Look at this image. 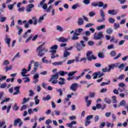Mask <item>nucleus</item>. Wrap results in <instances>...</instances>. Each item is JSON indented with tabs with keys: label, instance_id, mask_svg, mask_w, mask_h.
Listing matches in <instances>:
<instances>
[{
	"label": "nucleus",
	"instance_id": "obj_52",
	"mask_svg": "<svg viewBox=\"0 0 128 128\" xmlns=\"http://www.w3.org/2000/svg\"><path fill=\"white\" fill-rule=\"evenodd\" d=\"M56 92H58L59 93V96H62L64 94H62V89L57 90Z\"/></svg>",
	"mask_w": 128,
	"mask_h": 128
},
{
	"label": "nucleus",
	"instance_id": "obj_3",
	"mask_svg": "<svg viewBox=\"0 0 128 128\" xmlns=\"http://www.w3.org/2000/svg\"><path fill=\"white\" fill-rule=\"evenodd\" d=\"M86 58L89 62H91L92 60H96V57L94 56L92 53V51H88L86 54Z\"/></svg>",
	"mask_w": 128,
	"mask_h": 128
},
{
	"label": "nucleus",
	"instance_id": "obj_37",
	"mask_svg": "<svg viewBox=\"0 0 128 128\" xmlns=\"http://www.w3.org/2000/svg\"><path fill=\"white\" fill-rule=\"evenodd\" d=\"M110 84V80H108L107 82H102V83L100 84V86H106L108 84Z\"/></svg>",
	"mask_w": 128,
	"mask_h": 128
},
{
	"label": "nucleus",
	"instance_id": "obj_2",
	"mask_svg": "<svg viewBox=\"0 0 128 128\" xmlns=\"http://www.w3.org/2000/svg\"><path fill=\"white\" fill-rule=\"evenodd\" d=\"M58 73H56L55 74L52 75L51 76V78L48 80V82H52V84H58V80L59 78Z\"/></svg>",
	"mask_w": 128,
	"mask_h": 128
},
{
	"label": "nucleus",
	"instance_id": "obj_25",
	"mask_svg": "<svg viewBox=\"0 0 128 128\" xmlns=\"http://www.w3.org/2000/svg\"><path fill=\"white\" fill-rule=\"evenodd\" d=\"M84 19H82V18H79L78 19V26H82V24H84Z\"/></svg>",
	"mask_w": 128,
	"mask_h": 128
},
{
	"label": "nucleus",
	"instance_id": "obj_44",
	"mask_svg": "<svg viewBox=\"0 0 128 128\" xmlns=\"http://www.w3.org/2000/svg\"><path fill=\"white\" fill-rule=\"evenodd\" d=\"M42 62H44V64H52V60H44L42 59Z\"/></svg>",
	"mask_w": 128,
	"mask_h": 128
},
{
	"label": "nucleus",
	"instance_id": "obj_10",
	"mask_svg": "<svg viewBox=\"0 0 128 128\" xmlns=\"http://www.w3.org/2000/svg\"><path fill=\"white\" fill-rule=\"evenodd\" d=\"M58 45H54L51 47V50H52L50 51V52H52L53 54H54L56 52V50H58Z\"/></svg>",
	"mask_w": 128,
	"mask_h": 128
},
{
	"label": "nucleus",
	"instance_id": "obj_4",
	"mask_svg": "<svg viewBox=\"0 0 128 128\" xmlns=\"http://www.w3.org/2000/svg\"><path fill=\"white\" fill-rule=\"evenodd\" d=\"M100 16L102 18L98 19L97 20L98 22H104L106 20V18H104L105 14H104V12L102 9L100 10Z\"/></svg>",
	"mask_w": 128,
	"mask_h": 128
},
{
	"label": "nucleus",
	"instance_id": "obj_55",
	"mask_svg": "<svg viewBox=\"0 0 128 128\" xmlns=\"http://www.w3.org/2000/svg\"><path fill=\"white\" fill-rule=\"evenodd\" d=\"M52 120L50 119H48L47 120L45 124H48H48H52Z\"/></svg>",
	"mask_w": 128,
	"mask_h": 128
},
{
	"label": "nucleus",
	"instance_id": "obj_5",
	"mask_svg": "<svg viewBox=\"0 0 128 128\" xmlns=\"http://www.w3.org/2000/svg\"><path fill=\"white\" fill-rule=\"evenodd\" d=\"M106 108V104H104L103 106L102 107V104H97L96 106H94L92 107V110H96V108L98 110H100V108H102V110H104Z\"/></svg>",
	"mask_w": 128,
	"mask_h": 128
},
{
	"label": "nucleus",
	"instance_id": "obj_18",
	"mask_svg": "<svg viewBox=\"0 0 128 128\" xmlns=\"http://www.w3.org/2000/svg\"><path fill=\"white\" fill-rule=\"evenodd\" d=\"M85 100L86 102V106H90V104H92V100H88V96H87L85 98Z\"/></svg>",
	"mask_w": 128,
	"mask_h": 128
},
{
	"label": "nucleus",
	"instance_id": "obj_14",
	"mask_svg": "<svg viewBox=\"0 0 128 128\" xmlns=\"http://www.w3.org/2000/svg\"><path fill=\"white\" fill-rule=\"evenodd\" d=\"M59 80L60 81L58 82V84H60V86H62L63 84H65L66 79L61 77V78H59Z\"/></svg>",
	"mask_w": 128,
	"mask_h": 128
},
{
	"label": "nucleus",
	"instance_id": "obj_42",
	"mask_svg": "<svg viewBox=\"0 0 128 128\" xmlns=\"http://www.w3.org/2000/svg\"><path fill=\"white\" fill-rule=\"evenodd\" d=\"M22 80H24V84H26V82H30V78H28V77L23 78Z\"/></svg>",
	"mask_w": 128,
	"mask_h": 128
},
{
	"label": "nucleus",
	"instance_id": "obj_20",
	"mask_svg": "<svg viewBox=\"0 0 128 128\" xmlns=\"http://www.w3.org/2000/svg\"><path fill=\"white\" fill-rule=\"evenodd\" d=\"M126 100H122L120 103L118 104V108H120V106H126Z\"/></svg>",
	"mask_w": 128,
	"mask_h": 128
},
{
	"label": "nucleus",
	"instance_id": "obj_43",
	"mask_svg": "<svg viewBox=\"0 0 128 128\" xmlns=\"http://www.w3.org/2000/svg\"><path fill=\"white\" fill-rule=\"evenodd\" d=\"M104 100L106 104H110L112 102V101L109 98H105Z\"/></svg>",
	"mask_w": 128,
	"mask_h": 128
},
{
	"label": "nucleus",
	"instance_id": "obj_56",
	"mask_svg": "<svg viewBox=\"0 0 128 128\" xmlns=\"http://www.w3.org/2000/svg\"><path fill=\"white\" fill-rule=\"evenodd\" d=\"M88 44L92 46L94 44V42L92 40H90L88 42Z\"/></svg>",
	"mask_w": 128,
	"mask_h": 128
},
{
	"label": "nucleus",
	"instance_id": "obj_28",
	"mask_svg": "<svg viewBox=\"0 0 128 128\" xmlns=\"http://www.w3.org/2000/svg\"><path fill=\"white\" fill-rule=\"evenodd\" d=\"M22 120H20V118H18L14 120V126H18V124H19V122H20Z\"/></svg>",
	"mask_w": 128,
	"mask_h": 128
},
{
	"label": "nucleus",
	"instance_id": "obj_62",
	"mask_svg": "<svg viewBox=\"0 0 128 128\" xmlns=\"http://www.w3.org/2000/svg\"><path fill=\"white\" fill-rule=\"evenodd\" d=\"M58 74H60L62 76H64V71L60 70L58 72Z\"/></svg>",
	"mask_w": 128,
	"mask_h": 128
},
{
	"label": "nucleus",
	"instance_id": "obj_29",
	"mask_svg": "<svg viewBox=\"0 0 128 128\" xmlns=\"http://www.w3.org/2000/svg\"><path fill=\"white\" fill-rule=\"evenodd\" d=\"M42 100L48 101L50 100H52V97H50V95H47L46 97H43Z\"/></svg>",
	"mask_w": 128,
	"mask_h": 128
},
{
	"label": "nucleus",
	"instance_id": "obj_50",
	"mask_svg": "<svg viewBox=\"0 0 128 128\" xmlns=\"http://www.w3.org/2000/svg\"><path fill=\"white\" fill-rule=\"evenodd\" d=\"M8 8L10 10H14V4H8Z\"/></svg>",
	"mask_w": 128,
	"mask_h": 128
},
{
	"label": "nucleus",
	"instance_id": "obj_34",
	"mask_svg": "<svg viewBox=\"0 0 128 128\" xmlns=\"http://www.w3.org/2000/svg\"><path fill=\"white\" fill-rule=\"evenodd\" d=\"M70 56V53L68 52L66 50H64L63 58H66V56Z\"/></svg>",
	"mask_w": 128,
	"mask_h": 128
},
{
	"label": "nucleus",
	"instance_id": "obj_1",
	"mask_svg": "<svg viewBox=\"0 0 128 128\" xmlns=\"http://www.w3.org/2000/svg\"><path fill=\"white\" fill-rule=\"evenodd\" d=\"M44 44V43L40 45L36 50V52H38V56H44L45 52H48V49L46 48H42Z\"/></svg>",
	"mask_w": 128,
	"mask_h": 128
},
{
	"label": "nucleus",
	"instance_id": "obj_38",
	"mask_svg": "<svg viewBox=\"0 0 128 128\" xmlns=\"http://www.w3.org/2000/svg\"><path fill=\"white\" fill-rule=\"evenodd\" d=\"M106 32L108 34H112V28H108L106 30Z\"/></svg>",
	"mask_w": 128,
	"mask_h": 128
},
{
	"label": "nucleus",
	"instance_id": "obj_27",
	"mask_svg": "<svg viewBox=\"0 0 128 128\" xmlns=\"http://www.w3.org/2000/svg\"><path fill=\"white\" fill-rule=\"evenodd\" d=\"M46 16V14H44L42 16L39 18L38 20L39 24H42V20H44V16Z\"/></svg>",
	"mask_w": 128,
	"mask_h": 128
},
{
	"label": "nucleus",
	"instance_id": "obj_33",
	"mask_svg": "<svg viewBox=\"0 0 128 128\" xmlns=\"http://www.w3.org/2000/svg\"><path fill=\"white\" fill-rule=\"evenodd\" d=\"M104 28H106V25L104 24L98 26L96 28L97 30H104Z\"/></svg>",
	"mask_w": 128,
	"mask_h": 128
},
{
	"label": "nucleus",
	"instance_id": "obj_45",
	"mask_svg": "<svg viewBox=\"0 0 128 128\" xmlns=\"http://www.w3.org/2000/svg\"><path fill=\"white\" fill-rule=\"evenodd\" d=\"M56 30H58L59 32H63L64 31V28H62L60 26H56Z\"/></svg>",
	"mask_w": 128,
	"mask_h": 128
},
{
	"label": "nucleus",
	"instance_id": "obj_40",
	"mask_svg": "<svg viewBox=\"0 0 128 128\" xmlns=\"http://www.w3.org/2000/svg\"><path fill=\"white\" fill-rule=\"evenodd\" d=\"M114 40H116V38H114V36H112L110 40V42H114V44H118V40H116L114 41Z\"/></svg>",
	"mask_w": 128,
	"mask_h": 128
},
{
	"label": "nucleus",
	"instance_id": "obj_8",
	"mask_svg": "<svg viewBox=\"0 0 128 128\" xmlns=\"http://www.w3.org/2000/svg\"><path fill=\"white\" fill-rule=\"evenodd\" d=\"M34 8V4H28L26 6V12H30L32 10V8Z\"/></svg>",
	"mask_w": 128,
	"mask_h": 128
},
{
	"label": "nucleus",
	"instance_id": "obj_61",
	"mask_svg": "<svg viewBox=\"0 0 128 128\" xmlns=\"http://www.w3.org/2000/svg\"><path fill=\"white\" fill-rule=\"evenodd\" d=\"M94 26V24L92 23H88L86 24L85 26V28H92Z\"/></svg>",
	"mask_w": 128,
	"mask_h": 128
},
{
	"label": "nucleus",
	"instance_id": "obj_57",
	"mask_svg": "<svg viewBox=\"0 0 128 128\" xmlns=\"http://www.w3.org/2000/svg\"><path fill=\"white\" fill-rule=\"evenodd\" d=\"M8 64H10L8 60H5L3 62V66H8Z\"/></svg>",
	"mask_w": 128,
	"mask_h": 128
},
{
	"label": "nucleus",
	"instance_id": "obj_35",
	"mask_svg": "<svg viewBox=\"0 0 128 128\" xmlns=\"http://www.w3.org/2000/svg\"><path fill=\"white\" fill-rule=\"evenodd\" d=\"M108 22H110V24H114V22H116V20H114V18L112 17H110L108 18Z\"/></svg>",
	"mask_w": 128,
	"mask_h": 128
},
{
	"label": "nucleus",
	"instance_id": "obj_19",
	"mask_svg": "<svg viewBox=\"0 0 128 128\" xmlns=\"http://www.w3.org/2000/svg\"><path fill=\"white\" fill-rule=\"evenodd\" d=\"M73 124H76V121H72L69 124H67L66 126H68V128H74L72 127Z\"/></svg>",
	"mask_w": 128,
	"mask_h": 128
},
{
	"label": "nucleus",
	"instance_id": "obj_16",
	"mask_svg": "<svg viewBox=\"0 0 128 128\" xmlns=\"http://www.w3.org/2000/svg\"><path fill=\"white\" fill-rule=\"evenodd\" d=\"M108 14L111 16H116L118 14V12L114 10H112L108 11Z\"/></svg>",
	"mask_w": 128,
	"mask_h": 128
},
{
	"label": "nucleus",
	"instance_id": "obj_51",
	"mask_svg": "<svg viewBox=\"0 0 128 128\" xmlns=\"http://www.w3.org/2000/svg\"><path fill=\"white\" fill-rule=\"evenodd\" d=\"M82 2L84 4H90V0H84Z\"/></svg>",
	"mask_w": 128,
	"mask_h": 128
},
{
	"label": "nucleus",
	"instance_id": "obj_13",
	"mask_svg": "<svg viewBox=\"0 0 128 128\" xmlns=\"http://www.w3.org/2000/svg\"><path fill=\"white\" fill-rule=\"evenodd\" d=\"M20 86H17L14 88L16 92L13 93V96H16L20 94Z\"/></svg>",
	"mask_w": 128,
	"mask_h": 128
},
{
	"label": "nucleus",
	"instance_id": "obj_9",
	"mask_svg": "<svg viewBox=\"0 0 128 128\" xmlns=\"http://www.w3.org/2000/svg\"><path fill=\"white\" fill-rule=\"evenodd\" d=\"M78 88V83H74L70 86V90L73 92H76V89Z\"/></svg>",
	"mask_w": 128,
	"mask_h": 128
},
{
	"label": "nucleus",
	"instance_id": "obj_48",
	"mask_svg": "<svg viewBox=\"0 0 128 128\" xmlns=\"http://www.w3.org/2000/svg\"><path fill=\"white\" fill-rule=\"evenodd\" d=\"M110 55L111 56H116V52L114 50H112L110 52Z\"/></svg>",
	"mask_w": 128,
	"mask_h": 128
},
{
	"label": "nucleus",
	"instance_id": "obj_49",
	"mask_svg": "<svg viewBox=\"0 0 128 128\" xmlns=\"http://www.w3.org/2000/svg\"><path fill=\"white\" fill-rule=\"evenodd\" d=\"M98 57L100 58H104V53L102 52H100L98 54Z\"/></svg>",
	"mask_w": 128,
	"mask_h": 128
},
{
	"label": "nucleus",
	"instance_id": "obj_22",
	"mask_svg": "<svg viewBox=\"0 0 128 128\" xmlns=\"http://www.w3.org/2000/svg\"><path fill=\"white\" fill-rule=\"evenodd\" d=\"M4 40L7 43L8 46L10 47V42L12 41L10 38H8V36H6V38Z\"/></svg>",
	"mask_w": 128,
	"mask_h": 128
},
{
	"label": "nucleus",
	"instance_id": "obj_60",
	"mask_svg": "<svg viewBox=\"0 0 128 128\" xmlns=\"http://www.w3.org/2000/svg\"><path fill=\"white\" fill-rule=\"evenodd\" d=\"M11 18H12V22L10 24V26L12 28V26H14V16L12 17Z\"/></svg>",
	"mask_w": 128,
	"mask_h": 128
},
{
	"label": "nucleus",
	"instance_id": "obj_30",
	"mask_svg": "<svg viewBox=\"0 0 128 128\" xmlns=\"http://www.w3.org/2000/svg\"><path fill=\"white\" fill-rule=\"evenodd\" d=\"M98 74H100L98 72H94L92 74V76H93V80H96V78H98Z\"/></svg>",
	"mask_w": 128,
	"mask_h": 128
},
{
	"label": "nucleus",
	"instance_id": "obj_58",
	"mask_svg": "<svg viewBox=\"0 0 128 128\" xmlns=\"http://www.w3.org/2000/svg\"><path fill=\"white\" fill-rule=\"evenodd\" d=\"M80 6H78V4H74L72 6V10H76V8Z\"/></svg>",
	"mask_w": 128,
	"mask_h": 128
},
{
	"label": "nucleus",
	"instance_id": "obj_39",
	"mask_svg": "<svg viewBox=\"0 0 128 128\" xmlns=\"http://www.w3.org/2000/svg\"><path fill=\"white\" fill-rule=\"evenodd\" d=\"M120 25L118 23H114V30H118V28H120Z\"/></svg>",
	"mask_w": 128,
	"mask_h": 128
},
{
	"label": "nucleus",
	"instance_id": "obj_17",
	"mask_svg": "<svg viewBox=\"0 0 128 128\" xmlns=\"http://www.w3.org/2000/svg\"><path fill=\"white\" fill-rule=\"evenodd\" d=\"M57 40L59 42H66L68 40L66 38H64V37H60L57 38Z\"/></svg>",
	"mask_w": 128,
	"mask_h": 128
},
{
	"label": "nucleus",
	"instance_id": "obj_41",
	"mask_svg": "<svg viewBox=\"0 0 128 128\" xmlns=\"http://www.w3.org/2000/svg\"><path fill=\"white\" fill-rule=\"evenodd\" d=\"M104 6V2H97V6L98 8H102Z\"/></svg>",
	"mask_w": 128,
	"mask_h": 128
},
{
	"label": "nucleus",
	"instance_id": "obj_64",
	"mask_svg": "<svg viewBox=\"0 0 128 128\" xmlns=\"http://www.w3.org/2000/svg\"><path fill=\"white\" fill-rule=\"evenodd\" d=\"M90 36V31H86L85 32V36Z\"/></svg>",
	"mask_w": 128,
	"mask_h": 128
},
{
	"label": "nucleus",
	"instance_id": "obj_53",
	"mask_svg": "<svg viewBox=\"0 0 128 128\" xmlns=\"http://www.w3.org/2000/svg\"><path fill=\"white\" fill-rule=\"evenodd\" d=\"M6 88V83L4 82L0 84V88Z\"/></svg>",
	"mask_w": 128,
	"mask_h": 128
},
{
	"label": "nucleus",
	"instance_id": "obj_21",
	"mask_svg": "<svg viewBox=\"0 0 128 128\" xmlns=\"http://www.w3.org/2000/svg\"><path fill=\"white\" fill-rule=\"evenodd\" d=\"M80 39V37H78V35H76L75 33H74L72 37L71 38L72 40H78Z\"/></svg>",
	"mask_w": 128,
	"mask_h": 128
},
{
	"label": "nucleus",
	"instance_id": "obj_36",
	"mask_svg": "<svg viewBox=\"0 0 128 128\" xmlns=\"http://www.w3.org/2000/svg\"><path fill=\"white\" fill-rule=\"evenodd\" d=\"M118 68L120 70H122L124 68V64H121L119 66H118Z\"/></svg>",
	"mask_w": 128,
	"mask_h": 128
},
{
	"label": "nucleus",
	"instance_id": "obj_59",
	"mask_svg": "<svg viewBox=\"0 0 128 128\" xmlns=\"http://www.w3.org/2000/svg\"><path fill=\"white\" fill-rule=\"evenodd\" d=\"M14 110H18V104L15 103L13 107Z\"/></svg>",
	"mask_w": 128,
	"mask_h": 128
},
{
	"label": "nucleus",
	"instance_id": "obj_54",
	"mask_svg": "<svg viewBox=\"0 0 128 128\" xmlns=\"http://www.w3.org/2000/svg\"><path fill=\"white\" fill-rule=\"evenodd\" d=\"M40 78V74H36L34 75L33 76L34 80H38Z\"/></svg>",
	"mask_w": 128,
	"mask_h": 128
},
{
	"label": "nucleus",
	"instance_id": "obj_12",
	"mask_svg": "<svg viewBox=\"0 0 128 128\" xmlns=\"http://www.w3.org/2000/svg\"><path fill=\"white\" fill-rule=\"evenodd\" d=\"M64 62H66V60H64L60 62H56L52 63V64L54 66H62Z\"/></svg>",
	"mask_w": 128,
	"mask_h": 128
},
{
	"label": "nucleus",
	"instance_id": "obj_31",
	"mask_svg": "<svg viewBox=\"0 0 128 128\" xmlns=\"http://www.w3.org/2000/svg\"><path fill=\"white\" fill-rule=\"evenodd\" d=\"M84 75V72H82V73L79 76H76L74 78V80H80L82 76Z\"/></svg>",
	"mask_w": 128,
	"mask_h": 128
},
{
	"label": "nucleus",
	"instance_id": "obj_47",
	"mask_svg": "<svg viewBox=\"0 0 128 128\" xmlns=\"http://www.w3.org/2000/svg\"><path fill=\"white\" fill-rule=\"evenodd\" d=\"M76 72H78V71H74L73 72H69L68 76H74V74H76Z\"/></svg>",
	"mask_w": 128,
	"mask_h": 128
},
{
	"label": "nucleus",
	"instance_id": "obj_24",
	"mask_svg": "<svg viewBox=\"0 0 128 128\" xmlns=\"http://www.w3.org/2000/svg\"><path fill=\"white\" fill-rule=\"evenodd\" d=\"M22 72H21V75L22 76H28L26 74L28 72V70H26V69L24 68L23 69H22Z\"/></svg>",
	"mask_w": 128,
	"mask_h": 128
},
{
	"label": "nucleus",
	"instance_id": "obj_6",
	"mask_svg": "<svg viewBox=\"0 0 128 128\" xmlns=\"http://www.w3.org/2000/svg\"><path fill=\"white\" fill-rule=\"evenodd\" d=\"M46 0H42L38 5V8H40V6H42V8L45 10H48V5L46 4H44V2H46Z\"/></svg>",
	"mask_w": 128,
	"mask_h": 128
},
{
	"label": "nucleus",
	"instance_id": "obj_15",
	"mask_svg": "<svg viewBox=\"0 0 128 128\" xmlns=\"http://www.w3.org/2000/svg\"><path fill=\"white\" fill-rule=\"evenodd\" d=\"M82 32H84V29L82 28H79L75 30V32H74V34H75L78 36H80V33Z\"/></svg>",
	"mask_w": 128,
	"mask_h": 128
},
{
	"label": "nucleus",
	"instance_id": "obj_26",
	"mask_svg": "<svg viewBox=\"0 0 128 128\" xmlns=\"http://www.w3.org/2000/svg\"><path fill=\"white\" fill-rule=\"evenodd\" d=\"M32 20H33V24H34V26H36V24H38V18L36 17H32Z\"/></svg>",
	"mask_w": 128,
	"mask_h": 128
},
{
	"label": "nucleus",
	"instance_id": "obj_63",
	"mask_svg": "<svg viewBox=\"0 0 128 128\" xmlns=\"http://www.w3.org/2000/svg\"><path fill=\"white\" fill-rule=\"evenodd\" d=\"M82 38L84 40V42H88V37L86 36H83Z\"/></svg>",
	"mask_w": 128,
	"mask_h": 128
},
{
	"label": "nucleus",
	"instance_id": "obj_46",
	"mask_svg": "<svg viewBox=\"0 0 128 128\" xmlns=\"http://www.w3.org/2000/svg\"><path fill=\"white\" fill-rule=\"evenodd\" d=\"M112 104H116L118 102V101L116 100V96H113L112 97Z\"/></svg>",
	"mask_w": 128,
	"mask_h": 128
},
{
	"label": "nucleus",
	"instance_id": "obj_11",
	"mask_svg": "<svg viewBox=\"0 0 128 128\" xmlns=\"http://www.w3.org/2000/svg\"><path fill=\"white\" fill-rule=\"evenodd\" d=\"M74 46L76 47L78 52L82 50V44L80 43L76 42V44H74Z\"/></svg>",
	"mask_w": 128,
	"mask_h": 128
},
{
	"label": "nucleus",
	"instance_id": "obj_7",
	"mask_svg": "<svg viewBox=\"0 0 128 128\" xmlns=\"http://www.w3.org/2000/svg\"><path fill=\"white\" fill-rule=\"evenodd\" d=\"M103 36H104V34H102V31H100L98 33V34L96 36H95V37H94V38L96 40H102Z\"/></svg>",
	"mask_w": 128,
	"mask_h": 128
},
{
	"label": "nucleus",
	"instance_id": "obj_23",
	"mask_svg": "<svg viewBox=\"0 0 128 128\" xmlns=\"http://www.w3.org/2000/svg\"><path fill=\"white\" fill-rule=\"evenodd\" d=\"M16 28L18 30V36H20V34H22V32H24V30H22V28L18 26H16Z\"/></svg>",
	"mask_w": 128,
	"mask_h": 128
},
{
	"label": "nucleus",
	"instance_id": "obj_32",
	"mask_svg": "<svg viewBox=\"0 0 128 128\" xmlns=\"http://www.w3.org/2000/svg\"><path fill=\"white\" fill-rule=\"evenodd\" d=\"M114 68H118V65H116L115 64H112L109 66L108 71H110L112 69Z\"/></svg>",
	"mask_w": 128,
	"mask_h": 128
}]
</instances>
